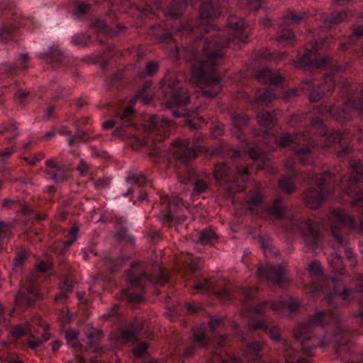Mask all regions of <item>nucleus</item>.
Here are the masks:
<instances>
[{
    "label": "nucleus",
    "mask_w": 363,
    "mask_h": 363,
    "mask_svg": "<svg viewBox=\"0 0 363 363\" xmlns=\"http://www.w3.org/2000/svg\"><path fill=\"white\" fill-rule=\"evenodd\" d=\"M250 10L260 8L263 0H245ZM224 5L220 0H205L201 6L200 24L194 28L192 23H184L177 28V32L186 35L193 32L211 33L205 37V44L202 53L194 46L183 50L185 57L193 61L190 83L200 89L201 93L208 97L216 96L222 89L221 79L216 75L218 60L224 57V50L227 47L234 49L240 48V44L247 42V34L245 31V21L237 16H230L228 20V28L232 32L228 38L223 37V32L217 29L213 24L208 23V19L218 17L221 14V8ZM204 38V35L201 36Z\"/></svg>",
    "instance_id": "f257e3e1"
},
{
    "label": "nucleus",
    "mask_w": 363,
    "mask_h": 363,
    "mask_svg": "<svg viewBox=\"0 0 363 363\" xmlns=\"http://www.w3.org/2000/svg\"><path fill=\"white\" fill-rule=\"evenodd\" d=\"M328 225L330 226L333 237L332 244L333 252L330 255L328 261L331 272L335 273V275L325 277L323 274L320 263L317 260L311 262L308 265V272L311 277L315 278L316 281L306 286L305 291L313 296H318L320 292H325L326 284L330 281L336 282L337 276L345 274V268L340 255L342 251L345 252L351 266H355L354 253L349 247L347 240L342 237L340 232L341 228H347L348 229L363 230V220L360 221L359 225H357L352 216L342 209H335L331 211L328 218Z\"/></svg>",
    "instance_id": "f03ea898"
},
{
    "label": "nucleus",
    "mask_w": 363,
    "mask_h": 363,
    "mask_svg": "<svg viewBox=\"0 0 363 363\" xmlns=\"http://www.w3.org/2000/svg\"><path fill=\"white\" fill-rule=\"evenodd\" d=\"M312 131L316 132L323 138L324 143L320 145L322 147H330L337 142L342 143L350 138V133L347 130L343 132L338 130L329 132L323 121L318 118L312 120L311 127L304 133H296L294 135L286 133L281 136L278 141L274 130H265L262 132V137L263 143L269 151L277 146L286 147L292 145V149L297 159L301 163L306 165L309 163L315 148L318 146Z\"/></svg>",
    "instance_id": "7ed1b4c3"
},
{
    "label": "nucleus",
    "mask_w": 363,
    "mask_h": 363,
    "mask_svg": "<svg viewBox=\"0 0 363 363\" xmlns=\"http://www.w3.org/2000/svg\"><path fill=\"white\" fill-rule=\"evenodd\" d=\"M334 325V335L332 340L329 335L323 336L318 343L320 347H325L331 343L337 345V355L340 352V347L347 346L350 343L349 333L344 328L340 318L331 310H317L307 320H304L296 326L294 336L302 346V354L307 356L314 354L316 346L311 341V330L313 327Z\"/></svg>",
    "instance_id": "20e7f679"
},
{
    "label": "nucleus",
    "mask_w": 363,
    "mask_h": 363,
    "mask_svg": "<svg viewBox=\"0 0 363 363\" xmlns=\"http://www.w3.org/2000/svg\"><path fill=\"white\" fill-rule=\"evenodd\" d=\"M244 152L248 153L250 158L259 169H264L269 165V157L261 151L259 147L243 151L232 150L230 152V156L233 160L230 164L225 162L218 164L213 172L216 182L223 186L230 194L242 189V184L248 178V170L242 164Z\"/></svg>",
    "instance_id": "39448f33"
},
{
    "label": "nucleus",
    "mask_w": 363,
    "mask_h": 363,
    "mask_svg": "<svg viewBox=\"0 0 363 363\" xmlns=\"http://www.w3.org/2000/svg\"><path fill=\"white\" fill-rule=\"evenodd\" d=\"M203 135L200 134L194 138V147H190L189 140L182 139L176 140L168 148L160 141L155 142L150 150V154L151 157L159 160L170 161L172 159H175L185 164L194 158L198 152L202 151L203 147L201 145Z\"/></svg>",
    "instance_id": "423d86ee"
},
{
    "label": "nucleus",
    "mask_w": 363,
    "mask_h": 363,
    "mask_svg": "<svg viewBox=\"0 0 363 363\" xmlns=\"http://www.w3.org/2000/svg\"><path fill=\"white\" fill-rule=\"evenodd\" d=\"M341 94L347 98L341 111L337 110L335 106H323L318 113L338 121L352 119L355 116L363 117V89L357 91L356 86L346 80L342 82Z\"/></svg>",
    "instance_id": "0eeeda50"
},
{
    "label": "nucleus",
    "mask_w": 363,
    "mask_h": 363,
    "mask_svg": "<svg viewBox=\"0 0 363 363\" xmlns=\"http://www.w3.org/2000/svg\"><path fill=\"white\" fill-rule=\"evenodd\" d=\"M304 181L311 185L305 191L304 199L306 204L312 208H318L323 200L332 195L335 186L343 184L342 176H336L335 173L328 172L320 175L310 174Z\"/></svg>",
    "instance_id": "6e6552de"
},
{
    "label": "nucleus",
    "mask_w": 363,
    "mask_h": 363,
    "mask_svg": "<svg viewBox=\"0 0 363 363\" xmlns=\"http://www.w3.org/2000/svg\"><path fill=\"white\" fill-rule=\"evenodd\" d=\"M263 347V342H256L248 344L245 347L242 352V357H233L229 360H223L221 363H245L250 361L259 360L260 351ZM285 360L279 363H310L308 360L301 357V354L293 348L286 346ZM258 363H264L259 362Z\"/></svg>",
    "instance_id": "1a4fd4ad"
},
{
    "label": "nucleus",
    "mask_w": 363,
    "mask_h": 363,
    "mask_svg": "<svg viewBox=\"0 0 363 363\" xmlns=\"http://www.w3.org/2000/svg\"><path fill=\"white\" fill-rule=\"evenodd\" d=\"M167 105L169 108L183 106L189 101L188 92L182 87L181 82L168 73L160 82Z\"/></svg>",
    "instance_id": "9d476101"
},
{
    "label": "nucleus",
    "mask_w": 363,
    "mask_h": 363,
    "mask_svg": "<svg viewBox=\"0 0 363 363\" xmlns=\"http://www.w3.org/2000/svg\"><path fill=\"white\" fill-rule=\"evenodd\" d=\"M330 39L331 38L326 37L324 39L320 38L316 40L311 46V48L306 49L303 55L294 62L296 67L304 69L333 67L330 57H323L318 59L316 57L319 49L324 47L325 44H328Z\"/></svg>",
    "instance_id": "9b49d317"
},
{
    "label": "nucleus",
    "mask_w": 363,
    "mask_h": 363,
    "mask_svg": "<svg viewBox=\"0 0 363 363\" xmlns=\"http://www.w3.org/2000/svg\"><path fill=\"white\" fill-rule=\"evenodd\" d=\"M288 230L301 233L306 247L311 252H314L318 248L320 235L317 225L311 220L293 218Z\"/></svg>",
    "instance_id": "f8f14e48"
},
{
    "label": "nucleus",
    "mask_w": 363,
    "mask_h": 363,
    "mask_svg": "<svg viewBox=\"0 0 363 363\" xmlns=\"http://www.w3.org/2000/svg\"><path fill=\"white\" fill-rule=\"evenodd\" d=\"M351 176L344 186V191L352 199V205L357 208L363 207V191L357 190L355 184L363 177V162L359 159L350 161Z\"/></svg>",
    "instance_id": "ddd939ff"
},
{
    "label": "nucleus",
    "mask_w": 363,
    "mask_h": 363,
    "mask_svg": "<svg viewBox=\"0 0 363 363\" xmlns=\"http://www.w3.org/2000/svg\"><path fill=\"white\" fill-rule=\"evenodd\" d=\"M306 19L305 13H296L294 11H288L284 16L281 28V31L277 38L279 44L289 46L295 41V35L292 32L293 26Z\"/></svg>",
    "instance_id": "4468645a"
},
{
    "label": "nucleus",
    "mask_w": 363,
    "mask_h": 363,
    "mask_svg": "<svg viewBox=\"0 0 363 363\" xmlns=\"http://www.w3.org/2000/svg\"><path fill=\"white\" fill-rule=\"evenodd\" d=\"M300 306V302L295 298H289L288 301L280 300L277 302L263 301L255 305L250 313L253 315L265 317L266 313L269 308H271L277 313L286 315V312H293L297 310Z\"/></svg>",
    "instance_id": "2eb2a0df"
},
{
    "label": "nucleus",
    "mask_w": 363,
    "mask_h": 363,
    "mask_svg": "<svg viewBox=\"0 0 363 363\" xmlns=\"http://www.w3.org/2000/svg\"><path fill=\"white\" fill-rule=\"evenodd\" d=\"M335 82L333 75L330 73L326 74L323 82L320 84H315L310 79L302 82L301 89L308 93V99L311 101L316 102L323 98L324 91H333L335 89Z\"/></svg>",
    "instance_id": "dca6fc26"
},
{
    "label": "nucleus",
    "mask_w": 363,
    "mask_h": 363,
    "mask_svg": "<svg viewBox=\"0 0 363 363\" xmlns=\"http://www.w3.org/2000/svg\"><path fill=\"white\" fill-rule=\"evenodd\" d=\"M260 279H264L274 285L284 287L288 283L285 267L281 265H274L269 263L261 266L257 270Z\"/></svg>",
    "instance_id": "f3484780"
},
{
    "label": "nucleus",
    "mask_w": 363,
    "mask_h": 363,
    "mask_svg": "<svg viewBox=\"0 0 363 363\" xmlns=\"http://www.w3.org/2000/svg\"><path fill=\"white\" fill-rule=\"evenodd\" d=\"M162 202L167 205L169 211L167 213L162 212L160 219L164 223L182 222L186 219L184 214L181 213L184 203L182 199L177 196H164L161 198Z\"/></svg>",
    "instance_id": "a211bd4d"
},
{
    "label": "nucleus",
    "mask_w": 363,
    "mask_h": 363,
    "mask_svg": "<svg viewBox=\"0 0 363 363\" xmlns=\"http://www.w3.org/2000/svg\"><path fill=\"white\" fill-rule=\"evenodd\" d=\"M187 6L186 0H174L171 6L165 11L164 14L170 18L179 16ZM161 9L160 0H145V6L138 9L143 15L154 13L155 10Z\"/></svg>",
    "instance_id": "6ab92c4d"
},
{
    "label": "nucleus",
    "mask_w": 363,
    "mask_h": 363,
    "mask_svg": "<svg viewBox=\"0 0 363 363\" xmlns=\"http://www.w3.org/2000/svg\"><path fill=\"white\" fill-rule=\"evenodd\" d=\"M139 266L140 264L138 263L133 264L132 270L129 272L128 274V279L131 285L143 287L147 284H164L167 282L168 278L166 274L161 269H160L159 274L156 277H150L146 273H141L140 275H136L134 270Z\"/></svg>",
    "instance_id": "aec40b11"
},
{
    "label": "nucleus",
    "mask_w": 363,
    "mask_h": 363,
    "mask_svg": "<svg viewBox=\"0 0 363 363\" xmlns=\"http://www.w3.org/2000/svg\"><path fill=\"white\" fill-rule=\"evenodd\" d=\"M40 297V294L36 284L33 280H30L21 287L15 300L16 303L21 306H30Z\"/></svg>",
    "instance_id": "412c9836"
},
{
    "label": "nucleus",
    "mask_w": 363,
    "mask_h": 363,
    "mask_svg": "<svg viewBox=\"0 0 363 363\" xmlns=\"http://www.w3.org/2000/svg\"><path fill=\"white\" fill-rule=\"evenodd\" d=\"M195 289L201 290L204 293L216 294L217 296L224 302L231 301L233 297V294L228 289H223L218 291L213 282L206 279H203L201 281L197 283L195 286Z\"/></svg>",
    "instance_id": "4be33fe9"
},
{
    "label": "nucleus",
    "mask_w": 363,
    "mask_h": 363,
    "mask_svg": "<svg viewBox=\"0 0 363 363\" xmlns=\"http://www.w3.org/2000/svg\"><path fill=\"white\" fill-rule=\"evenodd\" d=\"M248 327L252 330H262L264 333H268L270 338L274 342L281 340L280 329L277 326L269 328L266 318L262 320L251 318L248 323Z\"/></svg>",
    "instance_id": "5701e85b"
},
{
    "label": "nucleus",
    "mask_w": 363,
    "mask_h": 363,
    "mask_svg": "<svg viewBox=\"0 0 363 363\" xmlns=\"http://www.w3.org/2000/svg\"><path fill=\"white\" fill-rule=\"evenodd\" d=\"M46 172L51 179L57 183L65 181L68 177V170L64 166L58 165L53 160L45 162Z\"/></svg>",
    "instance_id": "b1692460"
},
{
    "label": "nucleus",
    "mask_w": 363,
    "mask_h": 363,
    "mask_svg": "<svg viewBox=\"0 0 363 363\" xmlns=\"http://www.w3.org/2000/svg\"><path fill=\"white\" fill-rule=\"evenodd\" d=\"M240 97L246 100L249 103H262L268 104L272 102L277 97V94L274 90L271 88H263L259 89L256 92L255 100L253 101L250 96L245 91L240 93Z\"/></svg>",
    "instance_id": "393cba45"
},
{
    "label": "nucleus",
    "mask_w": 363,
    "mask_h": 363,
    "mask_svg": "<svg viewBox=\"0 0 363 363\" xmlns=\"http://www.w3.org/2000/svg\"><path fill=\"white\" fill-rule=\"evenodd\" d=\"M142 328L141 323L137 320L131 325L121 329L118 335V341L121 343L136 342V333Z\"/></svg>",
    "instance_id": "a878e982"
},
{
    "label": "nucleus",
    "mask_w": 363,
    "mask_h": 363,
    "mask_svg": "<svg viewBox=\"0 0 363 363\" xmlns=\"http://www.w3.org/2000/svg\"><path fill=\"white\" fill-rule=\"evenodd\" d=\"M158 28L160 29V31L152 30L151 35L155 36L159 43L167 44L172 43L174 49L170 52L169 56L172 58L176 57L177 55L179 52V50L172 37V33L170 31L164 29L160 26H158Z\"/></svg>",
    "instance_id": "bb28decb"
},
{
    "label": "nucleus",
    "mask_w": 363,
    "mask_h": 363,
    "mask_svg": "<svg viewBox=\"0 0 363 363\" xmlns=\"http://www.w3.org/2000/svg\"><path fill=\"white\" fill-rule=\"evenodd\" d=\"M354 292V290L349 288H344L342 291H339L335 288L333 291L326 293V301L330 305L336 306L339 298H341L344 301H350L352 298Z\"/></svg>",
    "instance_id": "cd10ccee"
},
{
    "label": "nucleus",
    "mask_w": 363,
    "mask_h": 363,
    "mask_svg": "<svg viewBox=\"0 0 363 363\" xmlns=\"http://www.w3.org/2000/svg\"><path fill=\"white\" fill-rule=\"evenodd\" d=\"M262 201V195L258 191H255L248 196L245 206L252 214L259 216L263 209Z\"/></svg>",
    "instance_id": "c85d7f7f"
},
{
    "label": "nucleus",
    "mask_w": 363,
    "mask_h": 363,
    "mask_svg": "<svg viewBox=\"0 0 363 363\" xmlns=\"http://www.w3.org/2000/svg\"><path fill=\"white\" fill-rule=\"evenodd\" d=\"M286 208L284 201L277 199L264 209V213L271 218H281L285 215Z\"/></svg>",
    "instance_id": "c756f323"
},
{
    "label": "nucleus",
    "mask_w": 363,
    "mask_h": 363,
    "mask_svg": "<svg viewBox=\"0 0 363 363\" xmlns=\"http://www.w3.org/2000/svg\"><path fill=\"white\" fill-rule=\"evenodd\" d=\"M258 80L270 84H278L282 82L283 77L278 72H272L268 68L260 69L256 74Z\"/></svg>",
    "instance_id": "7c9ffc66"
},
{
    "label": "nucleus",
    "mask_w": 363,
    "mask_h": 363,
    "mask_svg": "<svg viewBox=\"0 0 363 363\" xmlns=\"http://www.w3.org/2000/svg\"><path fill=\"white\" fill-rule=\"evenodd\" d=\"M300 177L298 172L282 177L279 183L280 190L284 193L291 194L296 189L294 180Z\"/></svg>",
    "instance_id": "2f4dec72"
},
{
    "label": "nucleus",
    "mask_w": 363,
    "mask_h": 363,
    "mask_svg": "<svg viewBox=\"0 0 363 363\" xmlns=\"http://www.w3.org/2000/svg\"><path fill=\"white\" fill-rule=\"evenodd\" d=\"M147 128L150 130L165 129L170 125L171 121L167 118H160L158 116H151L147 118Z\"/></svg>",
    "instance_id": "473e14b6"
},
{
    "label": "nucleus",
    "mask_w": 363,
    "mask_h": 363,
    "mask_svg": "<svg viewBox=\"0 0 363 363\" xmlns=\"http://www.w3.org/2000/svg\"><path fill=\"white\" fill-rule=\"evenodd\" d=\"M347 16V13L342 11L333 14L330 18H327L323 13H320L318 16L316 15V19L323 21L325 26L332 27L337 23L344 21Z\"/></svg>",
    "instance_id": "72a5a7b5"
},
{
    "label": "nucleus",
    "mask_w": 363,
    "mask_h": 363,
    "mask_svg": "<svg viewBox=\"0 0 363 363\" xmlns=\"http://www.w3.org/2000/svg\"><path fill=\"white\" fill-rule=\"evenodd\" d=\"M39 57L47 62H60L63 58V53L58 47H50L47 52L39 54Z\"/></svg>",
    "instance_id": "f704fd0d"
},
{
    "label": "nucleus",
    "mask_w": 363,
    "mask_h": 363,
    "mask_svg": "<svg viewBox=\"0 0 363 363\" xmlns=\"http://www.w3.org/2000/svg\"><path fill=\"white\" fill-rule=\"evenodd\" d=\"M92 26L95 30L104 35H116L119 33V31L111 28L106 22L101 19L94 20Z\"/></svg>",
    "instance_id": "c9c22d12"
},
{
    "label": "nucleus",
    "mask_w": 363,
    "mask_h": 363,
    "mask_svg": "<svg viewBox=\"0 0 363 363\" xmlns=\"http://www.w3.org/2000/svg\"><path fill=\"white\" fill-rule=\"evenodd\" d=\"M152 86V83L150 82H147L143 89H141L135 97L131 100L132 103H135L138 99H141L144 104H147L150 103L152 98V94L150 91V89Z\"/></svg>",
    "instance_id": "e433bc0d"
},
{
    "label": "nucleus",
    "mask_w": 363,
    "mask_h": 363,
    "mask_svg": "<svg viewBox=\"0 0 363 363\" xmlns=\"http://www.w3.org/2000/svg\"><path fill=\"white\" fill-rule=\"evenodd\" d=\"M233 133L238 138L240 136L241 133L239 129L247 124L249 117L245 114L236 113L233 116Z\"/></svg>",
    "instance_id": "4c0bfd02"
},
{
    "label": "nucleus",
    "mask_w": 363,
    "mask_h": 363,
    "mask_svg": "<svg viewBox=\"0 0 363 363\" xmlns=\"http://www.w3.org/2000/svg\"><path fill=\"white\" fill-rule=\"evenodd\" d=\"M72 6V14L76 19H79L90 8V4H86L81 0H73Z\"/></svg>",
    "instance_id": "58836bf2"
},
{
    "label": "nucleus",
    "mask_w": 363,
    "mask_h": 363,
    "mask_svg": "<svg viewBox=\"0 0 363 363\" xmlns=\"http://www.w3.org/2000/svg\"><path fill=\"white\" fill-rule=\"evenodd\" d=\"M28 61H29L28 55L27 54H23L19 57L16 65H15L13 66H11V65L6 66L5 67V71L8 74H11L16 73L17 72V70L19 69H26L28 67Z\"/></svg>",
    "instance_id": "ea45409f"
},
{
    "label": "nucleus",
    "mask_w": 363,
    "mask_h": 363,
    "mask_svg": "<svg viewBox=\"0 0 363 363\" xmlns=\"http://www.w3.org/2000/svg\"><path fill=\"white\" fill-rule=\"evenodd\" d=\"M276 113L274 111H262L257 115V122L262 127L272 125L275 121Z\"/></svg>",
    "instance_id": "a19ab883"
},
{
    "label": "nucleus",
    "mask_w": 363,
    "mask_h": 363,
    "mask_svg": "<svg viewBox=\"0 0 363 363\" xmlns=\"http://www.w3.org/2000/svg\"><path fill=\"white\" fill-rule=\"evenodd\" d=\"M125 181L133 186H142L148 182L143 175L135 172H129L125 177Z\"/></svg>",
    "instance_id": "79ce46f5"
},
{
    "label": "nucleus",
    "mask_w": 363,
    "mask_h": 363,
    "mask_svg": "<svg viewBox=\"0 0 363 363\" xmlns=\"http://www.w3.org/2000/svg\"><path fill=\"white\" fill-rule=\"evenodd\" d=\"M17 26L11 23H4L0 28V42L6 43L11 38L12 34L17 30Z\"/></svg>",
    "instance_id": "37998d69"
},
{
    "label": "nucleus",
    "mask_w": 363,
    "mask_h": 363,
    "mask_svg": "<svg viewBox=\"0 0 363 363\" xmlns=\"http://www.w3.org/2000/svg\"><path fill=\"white\" fill-rule=\"evenodd\" d=\"M193 337L194 342L201 347H203L207 343V338L206 335V330L204 327L201 326L194 329Z\"/></svg>",
    "instance_id": "c03bdc74"
},
{
    "label": "nucleus",
    "mask_w": 363,
    "mask_h": 363,
    "mask_svg": "<svg viewBox=\"0 0 363 363\" xmlns=\"http://www.w3.org/2000/svg\"><path fill=\"white\" fill-rule=\"evenodd\" d=\"M30 325L28 323H25L14 327L11 330V334L14 337L19 338L30 335Z\"/></svg>",
    "instance_id": "a18cd8bd"
},
{
    "label": "nucleus",
    "mask_w": 363,
    "mask_h": 363,
    "mask_svg": "<svg viewBox=\"0 0 363 363\" xmlns=\"http://www.w3.org/2000/svg\"><path fill=\"white\" fill-rule=\"evenodd\" d=\"M199 239L203 245H210L216 240L217 235L211 229H205L201 232Z\"/></svg>",
    "instance_id": "49530a36"
},
{
    "label": "nucleus",
    "mask_w": 363,
    "mask_h": 363,
    "mask_svg": "<svg viewBox=\"0 0 363 363\" xmlns=\"http://www.w3.org/2000/svg\"><path fill=\"white\" fill-rule=\"evenodd\" d=\"M122 298L132 304H136L143 301V296L133 293L130 289H125L123 290Z\"/></svg>",
    "instance_id": "de8ad7c7"
},
{
    "label": "nucleus",
    "mask_w": 363,
    "mask_h": 363,
    "mask_svg": "<svg viewBox=\"0 0 363 363\" xmlns=\"http://www.w3.org/2000/svg\"><path fill=\"white\" fill-rule=\"evenodd\" d=\"M134 113V110L132 107H128L123 113H118L117 115L122 121L123 125L128 126L133 125L132 118Z\"/></svg>",
    "instance_id": "09e8293b"
},
{
    "label": "nucleus",
    "mask_w": 363,
    "mask_h": 363,
    "mask_svg": "<svg viewBox=\"0 0 363 363\" xmlns=\"http://www.w3.org/2000/svg\"><path fill=\"white\" fill-rule=\"evenodd\" d=\"M363 38V27L359 26L354 29L353 33L350 37L349 41L342 43L340 46L341 50L346 49L350 44L354 43L355 40Z\"/></svg>",
    "instance_id": "8fccbe9b"
},
{
    "label": "nucleus",
    "mask_w": 363,
    "mask_h": 363,
    "mask_svg": "<svg viewBox=\"0 0 363 363\" xmlns=\"http://www.w3.org/2000/svg\"><path fill=\"white\" fill-rule=\"evenodd\" d=\"M72 41L77 45L84 46L89 43L90 38L85 33H79L72 38Z\"/></svg>",
    "instance_id": "3c124183"
},
{
    "label": "nucleus",
    "mask_w": 363,
    "mask_h": 363,
    "mask_svg": "<svg viewBox=\"0 0 363 363\" xmlns=\"http://www.w3.org/2000/svg\"><path fill=\"white\" fill-rule=\"evenodd\" d=\"M158 70V64L154 61H150L147 63L145 70L141 74V77L151 76L155 74Z\"/></svg>",
    "instance_id": "603ef678"
},
{
    "label": "nucleus",
    "mask_w": 363,
    "mask_h": 363,
    "mask_svg": "<svg viewBox=\"0 0 363 363\" xmlns=\"http://www.w3.org/2000/svg\"><path fill=\"white\" fill-rule=\"evenodd\" d=\"M104 263L110 271L113 272L122 265V260H114L111 257H106Z\"/></svg>",
    "instance_id": "864d4df0"
},
{
    "label": "nucleus",
    "mask_w": 363,
    "mask_h": 363,
    "mask_svg": "<svg viewBox=\"0 0 363 363\" xmlns=\"http://www.w3.org/2000/svg\"><path fill=\"white\" fill-rule=\"evenodd\" d=\"M208 187L206 180L203 179H198L194 183V191L197 194L203 192Z\"/></svg>",
    "instance_id": "5fc2aeb1"
},
{
    "label": "nucleus",
    "mask_w": 363,
    "mask_h": 363,
    "mask_svg": "<svg viewBox=\"0 0 363 363\" xmlns=\"http://www.w3.org/2000/svg\"><path fill=\"white\" fill-rule=\"evenodd\" d=\"M147 345L145 342H138L133 350V354L136 357H142L145 354Z\"/></svg>",
    "instance_id": "6e6d98bb"
},
{
    "label": "nucleus",
    "mask_w": 363,
    "mask_h": 363,
    "mask_svg": "<svg viewBox=\"0 0 363 363\" xmlns=\"http://www.w3.org/2000/svg\"><path fill=\"white\" fill-rule=\"evenodd\" d=\"M240 291L244 298L247 300L253 298L256 294V291L253 288L248 286L242 287Z\"/></svg>",
    "instance_id": "4d7b16f0"
},
{
    "label": "nucleus",
    "mask_w": 363,
    "mask_h": 363,
    "mask_svg": "<svg viewBox=\"0 0 363 363\" xmlns=\"http://www.w3.org/2000/svg\"><path fill=\"white\" fill-rule=\"evenodd\" d=\"M79 232V228L77 226H73L69 231L70 238L65 243L66 247L71 246L77 239V234Z\"/></svg>",
    "instance_id": "13d9d810"
},
{
    "label": "nucleus",
    "mask_w": 363,
    "mask_h": 363,
    "mask_svg": "<svg viewBox=\"0 0 363 363\" xmlns=\"http://www.w3.org/2000/svg\"><path fill=\"white\" fill-rule=\"evenodd\" d=\"M1 359L7 363H24L13 353H7L5 357L1 358Z\"/></svg>",
    "instance_id": "bf43d9fd"
},
{
    "label": "nucleus",
    "mask_w": 363,
    "mask_h": 363,
    "mask_svg": "<svg viewBox=\"0 0 363 363\" xmlns=\"http://www.w3.org/2000/svg\"><path fill=\"white\" fill-rule=\"evenodd\" d=\"M29 97V93L19 89L16 93V99L19 104H23L27 98Z\"/></svg>",
    "instance_id": "052dcab7"
},
{
    "label": "nucleus",
    "mask_w": 363,
    "mask_h": 363,
    "mask_svg": "<svg viewBox=\"0 0 363 363\" xmlns=\"http://www.w3.org/2000/svg\"><path fill=\"white\" fill-rule=\"evenodd\" d=\"M78 332L75 330H69L66 333L65 339L69 344L75 341L78 337Z\"/></svg>",
    "instance_id": "680f3d73"
},
{
    "label": "nucleus",
    "mask_w": 363,
    "mask_h": 363,
    "mask_svg": "<svg viewBox=\"0 0 363 363\" xmlns=\"http://www.w3.org/2000/svg\"><path fill=\"white\" fill-rule=\"evenodd\" d=\"M14 152L13 147H9L3 151H0V160L4 162Z\"/></svg>",
    "instance_id": "e2e57ef3"
},
{
    "label": "nucleus",
    "mask_w": 363,
    "mask_h": 363,
    "mask_svg": "<svg viewBox=\"0 0 363 363\" xmlns=\"http://www.w3.org/2000/svg\"><path fill=\"white\" fill-rule=\"evenodd\" d=\"M81 253L82 255L83 259L85 260L89 259L91 255H93L94 257L96 255V253L92 247L82 249Z\"/></svg>",
    "instance_id": "0e129e2a"
},
{
    "label": "nucleus",
    "mask_w": 363,
    "mask_h": 363,
    "mask_svg": "<svg viewBox=\"0 0 363 363\" xmlns=\"http://www.w3.org/2000/svg\"><path fill=\"white\" fill-rule=\"evenodd\" d=\"M11 315V312L6 313L1 304H0V325L4 324Z\"/></svg>",
    "instance_id": "69168bd1"
},
{
    "label": "nucleus",
    "mask_w": 363,
    "mask_h": 363,
    "mask_svg": "<svg viewBox=\"0 0 363 363\" xmlns=\"http://www.w3.org/2000/svg\"><path fill=\"white\" fill-rule=\"evenodd\" d=\"M297 89H291L285 91L283 93V98L286 100H291L297 96Z\"/></svg>",
    "instance_id": "338daca9"
},
{
    "label": "nucleus",
    "mask_w": 363,
    "mask_h": 363,
    "mask_svg": "<svg viewBox=\"0 0 363 363\" xmlns=\"http://www.w3.org/2000/svg\"><path fill=\"white\" fill-rule=\"evenodd\" d=\"M25 259H26L25 253H18L14 259V262H13L14 269H15L18 266H20L24 262Z\"/></svg>",
    "instance_id": "774afa93"
}]
</instances>
